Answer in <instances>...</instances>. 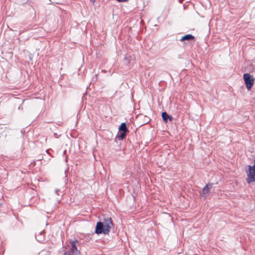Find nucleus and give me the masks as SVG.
I'll return each instance as SVG.
<instances>
[{"instance_id":"f257e3e1","label":"nucleus","mask_w":255,"mask_h":255,"mask_svg":"<svg viewBox=\"0 0 255 255\" xmlns=\"http://www.w3.org/2000/svg\"><path fill=\"white\" fill-rule=\"evenodd\" d=\"M113 224L111 218L105 219L104 222H99L96 226L95 233L97 234H108L110 229L113 227Z\"/></svg>"},{"instance_id":"f03ea898","label":"nucleus","mask_w":255,"mask_h":255,"mask_svg":"<svg viewBox=\"0 0 255 255\" xmlns=\"http://www.w3.org/2000/svg\"><path fill=\"white\" fill-rule=\"evenodd\" d=\"M77 244H78V241L76 240L69 242L65 247L64 255H80V252L76 248Z\"/></svg>"},{"instance_id":"7ed1b4c3","label":"nucleus","mask_w":255,"mask_h":255,"mask_svg":"<svg viewBox=\"0 0 255 255\" xmlns=\"http://www.w3.org/2000/svg\"><path fill=\"white\" fill-rule=\"evenodd\" d=\"M253 165H248V169L246 170V181L248 184L255 181V159Z\"/></svg>"},{"instance_id":"20e7f679","label":"nucleus","mask_w":255,"mask_h":255,"mask_svg":"<svg viewBox=\"0 0 255 255\" xmlns=\"http://www.w3.org/2000/svg\"><path fill=\"white\" fill-rule=\"evenodd\" d=\"M244 80L247 88L250 90L254 84V79L253 76L249 73H245L243 75Z\"/></svg>"},{"instance_id":"39448f33","label":"nucleus","mask_w":255,"mask_h":255,"mask_svg":"<svg viewBox=\"0 0 255 255\" xmlns=\"http://www.w3.org/2000/svg\"><path fill=\"white\" fill-rule=\"evenodd\" d=\"M212 184H207L202 190L200 192V195L204 199H206L209 195L210 189Z\"/></svg>"},{"instance_id":"423d86ee","label":"nucleus","mask_w":255,"mask_h":255,"mask_svg":"<svg viewBox=\"0 0 255 255\" xmlns=\"http://www.w3.org/2000/svg\"><path fill=\"white\" fill-rule=\"evenodd\" d=\"M194 39V37L191 34H187L183 36L180 39V41L190 40Z\"/></svg>"},{"instance_id":"0eeeda50","label":"nucleus","mask_w":255,"mask_h":255,"mask_svg":"<svg viewBox=\"0 0 255 255\" xmlns=\"http://www.w3.org/2000/svg\"><path fill=\"white\" fill-rule=\"evenodd\" d=\"M162 117L164 122L166 123L167 122L168 119H169L170 120H171L172 118L169 116L166 112H163L162 113Z\"/></svg>"},{"instance_id":"6e6552de","label":"nucleus","mask_w":255,"mask_h":255,"mask_svg":"<svg viewBox=\"0 0 255 255\" xmlns=\"http://www.w3.org/2000/svg\"><path fill=\"white\" fill-rule=\"evenodd\" d=\"M127 132L122 131L121 132H119L117 135V138L119 139V140H123Z\"/></svg>"},{"instance_id":"1a4fd4ad","label":"nucleus","mask_w":255,"mask_h":255,"mask_svg":"<svg viewBox=\"0 0 255 255\" xmlns=\"http://www.w3.org/2000/svg\"><path fill=\"white\" fill-rule=\"evenodd\" d=\"M119 129L122 131L127 132L128 131L127 127L125 123H122L120 126Z\"/></svg>"},{"instance_id":"9d476101","label":"nucleus","mask_w":255,"mask_h":255,"mask_svg":"<svg viewBox=\"0 0 255 255\" xmlns=\"http://www.w3.org/2000/svg\"><path fill=\"white\" fill-rule=\"evenodd\" d=\"M39 255H50V254L46 251H42L39 253Z\"/></svg>"},{"instance_id":"9b49d317","label":"nucleus","mask_w":255,"mask_h":255,"mask_svg":"<svg viewBox=\"0 0 255 255\" xmlns=\"http://www.w3.org/2000/svg\"><path fill=\"white\" fill-rule=\"evenodd\" d=\"M59 192H60V190L59 189H56L55 191V193L56 194H57V195H59V193H58Z\"/></svg>"},{"instance_id":"f8f14e48","label":"nucleus","mask_w":255,"mask_h":255,"mask_svg":"<svg viewBox=\"0 0 255 255\" xmlns=\"http://www.w3.org/2000/svg\"><path fill=\"white\" fill-rule=\"evenodd\" d=\"M43 233H44V231H41V232L39 233V236H40V235H42V234H43Z\"/></svg>"}]
</instances>
